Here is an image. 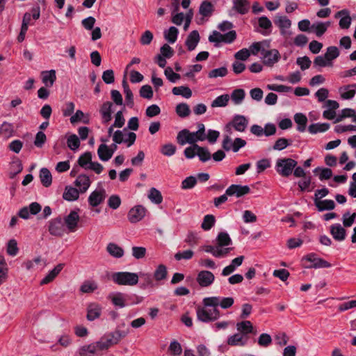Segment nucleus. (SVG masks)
<instances>
[{
    "label": "nucleus",
    "mask_w": 356,
    "mask_h": 356,
    "mask_svg": "<svg viewBox=\"0 0 356 356\" xmlns=\"http://www.w3.org/2000/svg\"><path fill=\"white\" fill-rule=\"evenodd\" d=\"M127 333L126 331L116 330L104 336L99 341L93 342L98 354L99 355L100 351L107 350L111 346L117 344L127 336Z\"/></svg>",
    "instance_id": "obj_1"
},
{
    "label": "nucleus",
    "mask_w": 356,
    "mask_h": 356,
    "mask_svg": "<svg viewBox=\"0 0 356 356\" xmlns=\"http://www.w3.org/2000/svg\"><path fill=\"white\" fill-rule=\"evenodd\" d=\"M111 279L118 285L134 286L138 282V275L135 273L115 272L111 274Z\"/></svg>",
    "instance_id": "obj_2"
},
{
    "label": "nucleus",
    "mask_w": 356,
    "mask_h": 356,
    "mask_svg": "<svg viewBox=\"0 0 356 356\" xmlns=\"http://www.w3.org/2000/svg\"><path fill=\"white\" fill-rule=\"evenodd\" d=\"M296 165L297 161L294 159H280L276 162L275 170L282 177H289Z\"/></svg>",
    "instance_id": "obj_3"
},
{
    "label": "nucleus",
    "mask_w": 356,
    "mask_h": 356,
    "mask_svg": "<svg viewBox=\"0 0 356 356\" xmlns=\"http://www.w3.org/2000/svg\"><path fill=\"white\" fill-rule=\"evenodd\" d=\"M220 316V311L218 308H211L204 307L197 309V317L200 321L208 323L218 319Z\"/></svg>",
    "instance_id": "obj_4"
},
{
    "label": "nucleus",
    "mask_w": 356,
    "mask_h": 356,
    "mask_svg": "<svg viewBox=\"0 0 356 356\" xmlns=\"http://www.w3.org/2000/svg\"><path fill=\"white\" fill-rule=\"evenodd\" d=\"M280 58L281 55L279 51L276 49H270V47H266L260 56L262 63L269 67H273L280 61Z\"/></svg>",
    "instance_id": "obj_5"
},
{
    "label": "nucleus",
    "mask_w": 356,
    "mask_h": 356,
    "mask_svg": "<svg viewBox=\"0 0 356 356\" xmlns=\"http://www.w3.org/2000/svg\"><path fill=\"white\" fill-rule=\"evenodd\" d=\"M248 125V118L244 115L236 114L234 115L232 121L226 124L225 129L227 131H229L232 127L237 131L243 132L246 129Z\"/></svg>",
    "instance_id": "obj_6"
},
{
    "label": "nucleus",
    "mask_w": 356,
    "mask_h": 356,
    "mask_svg": "<svg viewBox=\"0 0 356 356\" xmlns=\"http://www.w3.org/2000/svg\"><path fill=\"white\" fill-rule=\"evenodd\" d=\"M274 24L280 29L282 36L286 37L291 34V31H289L291 21L286 16L277 15L274 19Z\"/></svg>",
    "instance_id": "obj_7"
},
{
    "label": "nucleus",
    "mask_w": 356,
    "mask_h": 356,
    "mask_svg": "<svg viewBox=\"0 0 356 356\" xmlns=\"http://www.w3.org/2000/svg\"><path fill=\"white\" fill-rule=\"evenodd\" d=\"M48 230L50 234L53 236H63L65 232V225L63 219L60 217L51 219L49 222Z\"/></svg>",
    "instance_id": "obj_8"
},
{
    "label": "nucleus",
    "mask_w": 356,
    "mask_h": 356,
    "mask_svg": "<svg viewBox=\"0 0 356 356\" xmlns=\"http://www.w3.org/2000/svg\"><path fill=\"white\" fill-rule=\"evenodd\" d=\"M304 259L311 263L310 265L307 266L308 268H330L331 264L327 261L318 257L315 253H310L307 254Z\"/></svg>",
    "instance_id": "obj_9"
},
{
    "label": "nucleus",
    "mask_w": 356,
    "mask_h": 356,
    "mask_svg": "<svg viewBox=\"0 0 356 356\" xmlns=\"http://www.w3.org/2000/svg\"><path fill=\"white\" fill-rule=\"evenodd\" d=\"M42 209L41 205L36 202H32L29 206L24 207L19 212L18 216L22 219L27 220L30 218L31 215L38 214Z\"/></svg>",
    "instance_id": "obj_10"
},
{
    "label": "nucleus",
    "mask_w": 356,
    "mask_h": 356,
    "mask_svg": "<svg viewBox=\"0 0 356 356\" xmlns=\"http://www.w3.org/2000/svg\"><path fill=\"white\" fill-rule=\"evenodd\" d=\"M146 209L142 205H136L128 212L127 218L130 222L136 223L140 221L145 216Z\"/></svg>",
    "instance_id": "obj_11"
},
{
    "label": "nucleus",
    "mask_w": 356,
    "mask_h": 356,
    "mask_svg": "<svg viewBox=\"0 0 356 356\" xmlns=\"http://www.w3.org/2000/svg\"><path fill=\"white\" fill-rule=\"evenodd\" d=\"M106 191L103 188H100L92 191L88 198V201L90 206L95 207L99 205L106 198Z\"/></svg>",
    "instance_id": "obj_12"
},
{
    "label": "nucleus",
    "mask_w": 356,
    "mask_h": 356,
    "mask_svg": "<svg viewBox=\"0 0 356 356\" xmlns=\"http://www.w3.org/2000/svg\"><path fill=\"white\" fill-rule=\"evenodd\" d=\"M250 192V188L247 185L232 184L227 188V195L229 196H235L241 197L248 194Z\"/></svg>",
    "instance_id": "obj_13"
},
{
    "label": "nucleus",
    "mask_w": 356,
    "mask_h": 356,
    "mask_svg": "<svg viewBox=\"0 0 356 356\" xmlns=\"http://www.w3.org/2000/svg\"><path fill=\"white\" fill-rule=\"evenodd\" d=\"M196 280L200 286L207 287L213 283L215 276L211 271L201 270L198 273Z\"/></svg>",
    "instance_id": "obj_14"
},
{
    "label": "nucleus",
    "mask_w": 356,
    "mask_h": 356,
    "mask_svg": "<svg viewBox=\"0 0 356 356\" xmlns=\"http://www.w3.org/2000/svg\"><path fill=\"white\" fill-rule=\"evenodd\" d=\"M126 295L121 292H113L108 295L107 298L118 309L125 307L127 304Z\"/></svg>",
    "instance_id": "obj_15"
},
{
    "label": "nucleus",
    "mask_w": 356,
    "mask_h": 356,
    "mask_svg": "<svg viewBox=\"0 0 356 356\" xmlns=\"http://www.w3.org/2000/svg\"><path fill=\"white\" fill-rule=\"evenodd\" d=\"M202 250L207 253L211 254L216 258H222L226 257L232 248H218L216 245H204L202 248Z\"/></svg>",
    "instance_id": "obj_16"
},
{
    "label": "nucleus",
    "mask_w": 356,
    "mask_h": 356,
    "mask_svg": "<svg viewBox=\"0 0 356 356\" xmlns=\"http://www.w3.org/2000/svg\"><path fill=\"white\" fill-rule=\"evenodd\" d=\"M91 181L89 176L85 174L79 175L74 181V185L78 187L81 193H86L90 186Z\"/></svg>",
    "instance_id": "obj_17"
},
{
    "label": "nucleus",
    "mask_w": 356,
    "mask_h": 356,
    "mask_svg": "<svg viewBox=\"0 0 356 356\" xmlns=\"http://www.w3.org/2000/svg\"><path fill=\"white\" fill-rule=\"evenodd\" d=\"M79 221V216L76 211H71L70 213L65 218V223L70 232H75L78 222Z\"/></svg>",
    "instance_id": "obj_18"
},
{
    "label": "nucleus",
    "mask_w": 356,
    "mask_h": 356,
    "mask_svg": "<svg viewBox=\"0 0 356 356\" xmlns=\"http://www.w3.org/2000/svg\"><path fill=\"white\" fill-rule=\"evenodd\" d=\"M74 356H99L93 343L80 346L76 351Z\"/></svg>",
    "instance_id": "obj_19"
},
{
    "label": "nucleus",
    "mask_w": 356,
    "mask_h": 356,
    "mask_svg": "<svg viewBox=\"0 0 356 356\" xmlns=\"http://www.w3.org/2000/svg\"><path fill=\"white\" fill-rule=\"evenodd\" d=\"M335 18H340L339 26L341 29H347L351 24V17H350L348 10L343 9L338 11L335 15Z\"/></svg>",
    "instance_id": "obj_20"
},
{
    "label": "nucleus",
    "mask_w": 356,
    "mask_h": 356,
    "mask_svg": "<svg viewBox=\"0 0 356 356\" xmlns=\"http://www.w3.org/2000/svg\"><path fill=\"white\" fill-rule=\"evenodd\" d=\"M330 234L334 240L343 241L346 238V231L339 223H335L330 226Z\"/></svg>",
    "instance_id": "obj_21"
},
{
    "label": "nucleus",
    "mask_w": 356,
    "mask_h": 356,
    "mask_svg": "<svg viewBox=\"0 0 356 356\" xmlns=\"http://www.w3.org/2000/svg\"><path fill=\"white\" fill-rule=\"evenodd\" d=\"M102 313V307L100 305L92 302L87 307V316L86 318L88 321H92L98 318Z\"/></svg>",
    "instance_id": "obj_22"
},
{
    "label": "nucleus",
    "mask_w": 356,
    "mask_h": 356,
    "mask_svg": "<svg viewBox=\"0 0 356 356\" xmlns=\"http://www.w3.org/2000/svg\"><path fill=\"white\" fill-rule=\"evenodd\" d=\"M270 42L269 40H264L261 42H253L249 47L250 55L257 56L260 52L262 54L266 47H270Z\"/></svg>",
    "instance_id": "obj_23"
},
{
    "label": "nucleus",
    "mask_w": 356,
    "mask_h": 356,
    "mask_svg": "<svg viewBox=\"0 0 356 356\" xmlns=\"http://www.w3.org/2000/svg\"><path fill=\"white\" fill-rule=\"evenodd\" d=\"M216 242L218 248H230L229 246L232 244V241L226 232H220L216 238Z\"/></svg>",
    "instance_id": "obj_24"
},
{
    "label": "nucleus",
    "mask_w": 356,
    "mask_h": 356,
    "mask_svg": "<svg viewBox=\"0 0 356 356\" xmlns=\"http://www.w3.org/2000/svg\"><path fill=\"white\" fill-rule=\"evenodd\" d=\"M248 337L241 333H236L230 336L227 339V343L229 346H243L247 344Z\"/></svg>",
    "instance_id": "obj_25"
},
{
    "label": "nucleus",
    "mask_w": 356,
    "mask_h": 356,
    "mask_svg": "<svg viewBox=\"0 0 356 356\" xmlns=\"http://www.w3.org/2000/svg\"><path fill=\"white\" fill-rule=\"evenodd\" d=\"M113 106V103L111 102H106L102 104L100 108V113L103 123L106 124L111 120Z\"/></svg>",
    "instance_id": "obj_26"
},
{
    "label": "nucleus",
    "mask_w": 356,
    "mask_h": 356,
    "mask_svg": "<svg viewBox=\"0 0 356 356\" xmlns=\"http://www.w3.org/2000/svg\"><path fill=\"white\" fill-rule=\"evenodd\" d=\"M200 41V34L197 31H191L188 35L185 44L188 51H193L197 47Z\"/></svg>",
    "instance_id": "obj_27"
},
{
    "label": "nucleus",
    "mask_w": 356,
    "mask_h": 356,
    "mask_svg": "<svg viewBox=\"0 0 356 356\" xmlns=\"http://www.w3.org/2000/svg\"><path fill=\"white\" fill-rule=\"evenodd\" d=\"M243 259V256H239L234 259L229 266L225 267L222 269V275L227 276L232 273L236 269L237 267L240 266L242 264Z\"/></svg>",
    "instance_id": "obj_28"
},
{
    "label": "nucleus",
    "mask_w": 356,
    "mask_h": 356,
    "mask_svg": "<svg viewBox=\"0 0 356 356\" xmlns=\"http://www.w3.org/2000/svg\"><path fill=\"white\" fill-rule=\"evenodd\" d=\"M355 86L347 85L339 88V92L343 99H351L356 93Z\"/></svg>",
    "instance_id": "obj_29"
},
{
    "label": "nucleus",
    "mask_w": 356,
    "mask_h": 356,
    "mask_svg": "<svg viewBox=\"0 0 356 356\" xmlns=\"http://www.w3.org/2000/svg\"><path fill=\"white\" fill-rule=\"evenodd\" d=\"M233 10L241 15L246 14L250 9V3L248 0H232Z\"/></svg>",
    "instance_id": "obj_30"
},
{
    "label": "nucleus",
    "mask_w": 356,
    "mask_h": 356,
    "mask_svg": "<svg viewBox=\"0 0 356 356\" xmlns=\"http://www.w3.org/2000/svg\"><path fill=\"white\" fill-rule=\"evenodd\" d=\"M330 25L331 23L329 21L325 22H316L311 26V29L316 36L321 37L325 33Z\"/></svg>",
    "instance_id": "obj_31"
},
{
    "label": "nucleus",
    "mask_w": 356,
    "mask_h": 356,
    "mask_svg": "<svg viewBox=\"0 0 356 356\" xmlns=\"http://www.w3.org/2000/svg\"><path fill=\"white\" fill-rule=\"evenodd\" d=\"M79 193L80 191L79 189L71 186H67L63 194V197L67 201L72 202L76 200L79 198Z\"/></svg>",
    "instance_id": "obj_32"
},
{
    "label": "nucleus",
    "mask_w": 356,
    "mask_h": 356,
    "mask_svg": "<svg viewBox=\"0 0 356 356\" xmlns=\"http://www.w3.org/2000/svg\"><path fill=\"white\" fill-rule=\"evenodd\" d=\"M41 74L42 83L45 86L51 87L56 79V71L54 70L42 71Z\"/></svg>",
    "instance_id": "obj_33"
},
{
    "label": "nucleus",
    "mask_w": 356,
    "mask_h": 356,
    "mask_svg": "<svg viewBox=\"0 0 356 356\" xmlns=\"http://www.w3.org/2000/svg\"><path fill=\"white\" fill-rule=\"evenodd\" d=\"M64 266L63 264H59L54 267L49 273L40 281V284H47L54 280V278L60 273Z\"/></svg>",
    "instance_id": "obj_34"
},
{
    "label": "nucleus",
    "mask_w": 356,
    "mask_h": 356,
    "mask_svg": "<svg viewBox=\"0 0 356 356\" xmlns=\"http://www.w3.org/2000/svg\"><path fill=\"white\" fill-rule=\"evenodd\" d=\"M259 26L264 31L261 33L264 35H268L271 33L273 26L271 21L266 16H261L258 18Z\"/></svg>",
    "instance_id": "obj_35"
},
{
    "label": "nucleus",
    "mask_w": 356,
    "mask_h": 356,
    "mask_svg": "<svg viewBox=\"0 0 356 356\" xmlns=\"http://www.w3.org/2000/svg\"><path fill=\"white\" fill-rule=\"evenodd\" d=\"M177 142L180 145H184L187 143L193 145L191 131L186 129L180 131L177 136Z\"/></svg>",
    "instance_id": "obj_36"
},
{
    "label": "nucleus",
    "mask_w": 356,
    "mask_h": 356,
    "mask_svg": "<svg viewBox=\"0 0 356 356\" xmlns=\"http://www.w3.org/2000/svg\"><path fill=\"white\" fill-rule=\"evenodd\" d=\"M106 250L111 256L115 258H121L124 255L123 249L114 243H109L107 245Z\"/></svg>",
    "instance_id": "obj_37"
},
{
    "label": "nucleus",
    "mask_w": 356,
    "mask_h": 356,
    "mask_svg": "<svg viewBox=\"0 0 356 356\" xmlns=\"http://www.w3.org/2000/svg\"><path fill=\"white\" fill-rule=\"evenodd\" d=\"M245 97V92L243 89L238 88L232 91L229 95V99H231L235 105H239L242 104Z\"/></svg>",
    "instance_id": "obj_38"
},
{
    "label": "nucleus",
    "mask_w": 356,
    "mask_h": 356,
    "mask_svg": "<svg viewBox=\"0 0 356 356\" xmlns=\"http://www.w3.org/2000/svg\"><path fill=\"white\" fill-rule=\"evenodd\" d=\"M314 204L319 211L332 210L335 207V203L332 200H314Z\"/></svg>",
    "instance_id": "obj_39"
},
{
    "label": "nucleus",
    "mask_w": 356,
    "mask_h": 356,
    "mask_svg": "<svg viewBox=\"0 0 356 356\" xmlns=\"http://www.w3.org/2000/svg\"><path fill=\"white\" fill-rule=\"evenodd\" d=\"M213 10V5L207 0L203 1L199 8V13L203 17L211 16Z\"/></svg>",
    "instance_id": "obj_40"
},
{
    "label": "nucleus",
    "mask_w": 356,
    "mask_h": 356,
    "mask_svg": "<svg viewBox=\"0 0 356 356\" xmlns=\"http://www.w3.org/2000/svg\"><path fill=\"white\" fill-rule=\"evenodd\" d=\"M13 124L7 122H3L0 127V135L4 138H9L14 135Z\"/></svg>",
    "instance_id": "obj_41"
},
{
    "label": "nucleus",
    "mask_w": 356,
    "mask_h": 356,
    "mask_svg": "<svg viewBox=\"0 0 356 356\" xmlns=\"http://www.w3.org/2000/svg\"><path fill=\"white\" fill-rule=\"evenodd\" d=\"M179 34V30L175 26H170L163 32L165 39L170 44L176 42Z\"/></svg>",
    "instance_id": "obj_42"
},
{
    "label": "nucleus",
    "mask_w": 356,
    "mask_h": 356,
    "mask_svg": "<svg viewBox=\"0 0 356 356\" xmlns=\"http://www.w3.org/2000/svg\"><path fill=\"white\" fill-rule=\"evenodd\" d=\"M294 121L298 124L297 130L300 132H304L307 123L306 115L301 113H296L294 115Z\"/></svg>",
    "instance_id": "obj_43"
},
{
    "label": "nucleus",
    "mask_w": 356,
    "mask_h": 356,
    "mask_svg": "<svg viewBox=\"0 0 356 356\" xmlns=\"http://www.w3.org/2000/svg\"><path fill=\"white\" fill-rule=\"evenodd\" d=\"M97 154L102 161H108L113 156L109 147L105 144H101L99 146Z\"/></svg>",
    "instance_id": "obj_44"
},
{
    "label": "nucleus",
    "mask_w": 356,
    "mask_h": 356,
    "mask_svg": "<svg viewBox=\"0 0 356 356\" xmlns=\"http://www.w3.org/2000/svg\"><path fill=\"white\" fill-rule=\"evenodd\" d=\"M237 330L242 334L248 336V334L253 332V326L250 321H245L236 324Z\"/></svg>",
    "instance_id": "obj_45"
},
{
    "label": "nucleus",
    "mask_w": 356,
    "mask_h": 356,
    "mask_svg": "<svg viewBox=\"0 0 356 356\" xmlns=\"http://www.w3.org/2000/svg\"><path fill=\"white\" fill-rule=\"evenodd\" d=\"M8 274V267L4 257L0 254V285L4 283Z\"/></svg>",
    "instance_id": "obj_46"
},
{
    "label": "nucleus",
    "mask_w": 356,
    "mask_h": 356,
    "mask_svg": "<svg viewBox=\"0 0 356 356\" xmlns=\"http://www.w3.org/2000/svg\"><path fill=\"white\" fill-rule=\"evenodd\" d=\"M40 178L41 183L45 187H49L52 182V177L50 171L46 168H43L40 171Z\"/></svg>",
    "instance_id": "obj_47"
},
{
    "label": "nucleus",
    "mask_w": 356,
    "mask_h": 356,
    "mask_svg": "<svg viewBox=\"0 0 356 356\" xmlns=\"http://www.w3.org/2000/svg\"><path fill=\"white\" fill-rule=\"evenodd\" d=\"M229 101V95L224 94L217 97L211 104L212 108L216 107H225L227 106Z\"/></svg>",
    "instance_id": "obj_48"
},
{
    "label": "nucleus",
    "mask_w": 356,
    "mask_h": 356,
    "mask_svg": "<svg viewBox=\"0 0 356 356\" xmlns=\"http://www.w3.org/2000/svg\"><path fill=\"white\" fill-rule=\"evenodd\" d=\"M330 128L328 123H314L308 127V131L312 134L326 131Z\"/></svg>",
    "instance_id": "obj_49"
},
{
    "label": "nucleus",
    "mask_w": 356,
    "mask_h": 356,
    "mask_svg": "<svg viewBox=\"0 0 356 356\" xmlns=\"http://www.w3.org/2000/svg\"><path fill=\"white\" fill-rule=\"evenodd\" d=\"M122 86L125 94V101L127 106L132 108L134 106V96L125 79L122 81Z\"/></svg>",
    "instance_id": "obj_50"
},
{
    "label": "nucleus",
    "mask_w": 356,
    "mask_h": 356,
    "mask_svg": "<svg viewBox=\"0 0 356 356\" xmlns=\"http://www.w3.org/2000/svg\"><path fill=\"white\" fill-rule=\"evenodd\" d=\"M216 218L213 215L207 214L204 216L201 227L204 231L210 230L215 225Z\"/></svg>",
    "instance_id": "obj_51"
},
{
    "label": "nucleus",
    "mask_w": 356,
    "mask_h": 356,
    "mask_svg": "<svg viewBox=\"0 0 356 356\" xmlns=\"http://www.w3.org/2000/svg\"><path fill=\"white\" fill-rule=\"evenodd\" d=\"M197 147V156L199 157V159L202 162H207L209 161L211 158V154L209 151L208 148L200 147L198 145H196Z\"/></svg>",
    "instance_id": "obj_52"
},
{
    "label": "nucleus",
    "mask_w": 356,
    "mask_h": 356,
    "mask_svg": "<svg viewBox=\"0 0 356 356\" xmlns=\"http://www.w3.org/2000/svg\"><path fill=\"white\" fill-rule=\"evenodd\" d=\"M92 162V154L90 152H85L78 159L79 165L86 170H88L89 163Z\"/></svg>",
    "instance_id": "obj_53"
},
{
    "label": "nucleus",
    "mask_w": 356,
    "mask_h": 356,
    "mask_svg": "<svg viewBox=\"0 0 356 356\" xmlns=\"http://www.w3.org/2000/svg\"><path fill=\"white\" fill-rule=\"evenodd\" d=\"M291 143L292 140L290 139L280 138L275 141L274 145L273 146V149L274 150L282 151L286 148L288 146L291 145Z\"/></svg>",
    "instance_id": "obj_54"
},
{
    "label": "nucleus",
    "mask_w": 356,
    "mask_h": 356,
    "mask_svg": "<svg viewBox=\"0 0 356 356\" xmlns=\"http://www.w3.org/2000/svg\"><path fill=\"white\" fill-rule=\"evenodd\" d=\"M172 91L175 95H181L185 98H190L192 96L191 90L186 86L174 87Z\"/></svg>",
    "instance_id": "obj_55"
},
{
    "label": "nucleus",
    "mask_w": 356,
    "mask_h": 356,
    "mask_svg": "<svg viewBox=\"0 0 356 356\" xmlns=\"http://www.w3.org/2000/svg\"><path fill=\"white\" fill-rule=\"evenodd\" d=\"M67 145L71 150L75 151L80 146V140L76 134H71L67 138Z\"/></svg>",
    "instance_id": "obj_56"
},
{
    "label": "nucleus",
    "mask_w": 356,
    "mask_h": 356,
    "mask_svg": "<svg viewBox=\"0 0 356 356\" xmlns=\"http://www.w3.org/2000/svg\"><path fill=\"white\" fill-rule=\"evenodd\" d=\"M176 113L180 118H186L191 113V110L188 104L181 103L176 106Z\"/></svg>",
    "instance_id": "obj_57"
},
{
    "label": "nucleus",
    "mask_w": 356,
    "mask_h": 356,
    "mask_svg": "<svg viewBox=\"0 0 356 356\" xmlns=\"http://www.w3.org/2000/svg\"><path fill=\"white\" fill-rule=\"evenodd\" d=\"M227 69L226 67H221L211 70L208 74V77L216 79L218 77H224L227 74Z\"/></svg>",
    "instance_id": "obj_58"
},
{
    "label": "nucleus",
    "mask_w": 356,
    "mask_h": 356,
    "mask_svg": "<svg viewBox=\"0 0 356 356\" xmlns=\"http://www.w3.org/2000/svg\"><path fill=\"white\" fill-rule=\"evenodd\" d=\"M324 55L325 56L328 61L332 63L333 60H334L339 56V49L335 46L328 47Z\"/></svg>",
    "instance_id": "obj_59"
},
{
    "label": "nucleus",
    "mask_w": 356,
    "mask_h": 356,
    "mask_svg": "<svg viewBox=\"0 0 356 356\" xmlns=\"http://www.w3.org/2000/svg\"><path fill=\"white\" fill-rule=\"evenodd\" d=\"M220 303V296L207 297L203 299V305L205 307L218 308Z\"/></svg>",
    "instance_id": "obj_60"
},
{
    "label": "nucleus",
    "mask_w": 356,
    "mask_h": 356,
    "mask_svg": "<svg viewBox=\"0 0 356 356\" xmlns=\"http://www.w3.org/2000/svg\"><path fill=\"white\" fill-rule=\"evenodd\" d=\"M179 9V3L175 5L174 10L172 11V22L177 26H179L182 24L184 19V15L183 13H175Z\"/></svg>",
    "instance_id": "obj_61"
},
{
    "label": "nucleus",
    "mask_w": 356,
    "mask_h": 356,
    "mask_svg": "<svg viewBox=\"0 0 356 356\" xmlns=\"http://www.w3.org/2000/svg\"><path fill=\"white\" fill-rule=\"evenodd\" d=\"M197 184V178L194 176H190L184 179L181 182V188L188 190L193 188Z\"/></svg>",
    "instance_id": "obj_62"
},
{
    "label": "nucleus",
    "mask_w": 356,
    "mask_h": 356,
    "mask_svg": "<svg viewBox=\"0 0 356 356\" xmlns=\"http://www.w3.org/2000/svg\"><path fill=\"white\" fill-rule=\"evenodd\" d=\"M140 96L143 98L150 99L152 98L154 92L152 87L149 85H144L140 89Z\"/></svg>",
    "instance_id": "obj_63"
},
{
    "label": "nucleus",
    "mask_w": 356,
    "mask_h": 356,
    "mask_svg": "<svg viewBox=\"0 0 356 356\" xmlns=\"http://www.w3.org/2000/svg\"><path fill=\"white\" fill-rule=\"evenodd\" d=\"M97 289V284L95 282H85L80 288L82 293H92Z\"/></svg>",
    "instance_id": "obj_64"
}]
</instances>
